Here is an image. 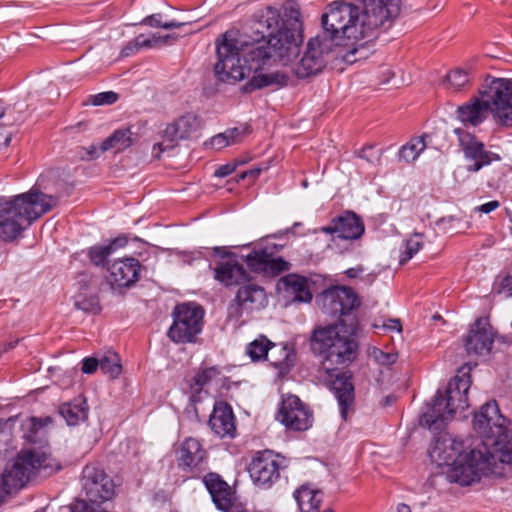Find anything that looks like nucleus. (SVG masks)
Returning <instances> with one entry per match:
<instances>
[{"instance_id":"29","label":"nucleus","mask_w":512,"mask_h":512,"mask_svg":"<svg viewBox=\"0 0 512 512\" xmlns=\"http://www.w3.org/2000/svg\"><path fill=\"white\" fill-rule=\"evenodd\" d=\"M488 104L482 97H473L468 102L457 108L458 119L466 126L476 127L480 125L489 114Z\"/></svg>"},{"instance_id":"49","label":"nucleus","mask_w":512,"mask_h":512,"mask_svg":"<svg viewBox=\"0 0 512 512\" xmlns=\"http://www.w3.org/2000/svg\"><path fill=\"white\" fill-rule=\"evenodd\" d=\"M226 137L228 138L229 142L231 144H235L239 141V138L241 135L249 133V127L245 126L243 128L234 127L231 129L226 130L225 132Z\"/></svg>"},{"instance_id":"27","label":"nucleus","mask_w":512,"mask_h":512,"mask_svg":"<svg viewBox=\"0 0 512 512\" xmlns=\"http://www.w3.org/2000/svg\"><path fill=\"white\" fill-rule=\"evenodd\" d=\"M332 390L338 401L341 417L346 420L355 398L352 376L347 372L337 374L332 382Z\"/></svg>"},{"instance_id":"19","label":"nucleus","mask_w":512,"mask_h":512,"mask_svg":"<svg viewBox=\"0 0 512 512\" xmlns=\"http://www.w3.org/2000/svg\"><path fill=\"white\" fill-rule=\"evenodd\" d=\"M443 430L433 431L438 435L430 446L429 455L438 465L451 466L464 453V442Z\"/></svg>"},{"instance_id":"64","label":"nucleus","mask_w":512,"mask_h":512,"mask_svg":"<svg viewBox=\"0 0 512 512\" xmlns=\"http://www.w3.org/2000/svg\"><path fill=\"white\" fill-rule=\"evenodd\" d=\"M397 511L398 512H411V508H410V506L402 503V504L398 505Z\"/></svg>"},{"instance_id":"6","label":"nucleus","mask_w":512,"mask_h":512,"mask_svg":"<svg viewBox=\"0 0 512 512\" xmlns=\"http://www.w3.org/2000/svg\"><path fill=\"white\" fill-rule=\"evenodd\" d=\"M356 330L357 320L352 317L348 324L342 319L338 324L314 331L311 346L321 356L322 368L327 373L355 359L357 344L352 337Z\"/></svg>"},{"instance_id":"40","label":"nucleus","mask_w":512,"mask_h":512,"mask_svg":"<svg viewBox=\"0 0 512 512\" xmlns=\"http://www.w3.org/2000/svg\"><path fill=\"white\" fill-rule=\"evenodd\" d=\"M219 370L216 367H209L196 373L191 379L190 386L196 392H201L202 388L211 382L213 378L219 375Z\"/></svg>"},{"instance_id":"30","label":"nucleus","mask_w":512,"mask_h":512,"mask_svg":"<svg viewBox=\"0 0 512 512\" xmlns=\"http://www.w3.org/2000/svg\"><path fill=\"white\" fill-rule=\"evenodd\" d=\"M284 292L296 302H310L312 293L306 277L297 274H288L281 279Z\"/></svg>"},{"instance_id":"53","label":"nucleus","mask_w":512,"mask_h":512,"mask_svg":"<svg viewBox=\"0 0 512 512\" xmlns=\"http://www.w3.org/2000/svg\"><path fill=\"white\" fill-rule=\"evenodd\" d=\"M14 119L9 115L7 108L0 103V128L13 125Z\"/></svg>"},{"instance_id":"2","label":"nucleus","mask_w":512,"mask_h":512,"mask_svg":"<svg viewBox=\"0 0 512 512\" xmlns=\"http://www.w3.org/2000/svg\"><path fill=\"white\" fill-rule=\"evenodd\" d=\"M216 55L214 73L220 82L235 84L253 73L250 80L241 88L244 93L270 86L281 88L288 84V76L284 72H261L272 55L271 51L258 41L240 42L232 37L230 32H226L216 40Z\"/></svg>"},{"instance_id":"7","label":"nucleus","mask_w":512,"mask_h":512,"mask_svg":"<svg viewBox=\"0 0 512 512\" xmlns=\"http://www.w3.org/2000/svg\"><path fill=\"white\" fill-rule=\"evenodd\" d=\"M86 499H77L70 506L60 508L61 512H113L111 499L115 495L113 479L97 464H87L80 477Z\"/></svg>"},{"instance_id":"32","label":"nucleus","mask_w":512,"mask_h":512,"mask_svg":"<svg viewBox=\"0 0 512 512\" xmlns=\"http://www.w3.org/2000/svg\"><path fill=\"white\" fill-rule=\"evenodd\" d=\"M268 361L273 367L279 370L280 373H287L296 362V352L294 348L288 344L274 343V348H271Z\"/></svg>"},{"instance_id":"13","label":"nucleus","mask_w":512,"mask_h":512,"mask_svg":"<svg viewBox=\"0 0 512 512\" xmlns=\"http://www.w3.org/2000/svg\"><path fill=\"white\" fill-rule=\"evenodd\" d=\"M316 303L323 313L340 318L349 317L360 306L361 301L352 288L336 286L319 294Z\"/></svg>"},{"instance_id":"50","label":"nucleus","mask_w":512,"mask_h":512,"mask_svg":"<svg viewBox=\"0 0 512 512\" xmlns=\"http://www.w3.org/2000/svg\"><path fill=\"white\" fill-rule=\"evenodd\" d=\"M162 15L160 13L152 14L145 17L140 24L147 25L150 27L163 28L165 22L161 21Z\"/></svg>"},{"instance_id":"8","label":"nucleus","mask_w":512,"mask_h":512,"mask_svg":"<svg viewBox=\"0 0 512 512\" xmlns=\"http://www.w3.org/2000/svg\"><path fill=\"white\" fill-rule=\"evenodd\" d=\"M473 427L488 445L502 444L498 460L512 464V436L507 435L506 419L500 414L496 401H489L481 407V410L474 415Z\"/></svg>"},{"instance_id":"55","label":"nucleus","mask_w":512,"mask_h":512,"mask_svg":"<svg viewBox=\"0 0 512 512\" xmlns=\"http://www.w3.org/2000/svg\"><path fill=\"white\" fill-rule=\"evenodd\" d=\"M136 45L138 46V49L141 48H151L153 47V40L151 38H145L143 34H140L135 38Z\"/></svg>"},{"instance_id":"36","label":"nucleus","mask_w":512,"mask_h":512,"mask_svg":"<svg viewBox=\"0 0 512 512\" xmlns=\"http://www.w3.org/2000/svg\"><path fill=\"white\" fill-rule=\"evenodd\" d=\"M472 75L469 69L455 68L446 76V84L454 92L465 91L471 87Z\"/></svg>"},{"instance_id":"48","label":"nucleus","mask_w":512,"mask_h":512,"mask_svg":"<svg viewBox=\"0 0 512 512\" xmlns=\"http://www.w3.org/2000/svg\"><path fill=\"white\" fill-rule=\"evenodd\" d=\"M206 145H209L213 149L220 150L228 145H231V143L223 132L213 136L210 141L206 143Z\"/></svg>"},{"instance_id":"62","label":"nucleus","mask_w":512,"mask_h":512,"mask_svg":"<svg viewBox=\"0 0 512 512\" xmlns=\"http://www.w3.org/2000/svg\"><path fill=\"white\" fill-rule=\"evenodd\" d=\"M213 250L216 255H219L221 257H230L233 255L232 253L226 251L225 248L223 247H215Z\"/></svg>"},{"instance_id":"26","label":"nucleus","mask_w":512,"mask_h":512,"mask_svg":"<svg viewBox=\"0 0 512 512\" xmlns=\"http://www.w3.org/2000/svg\"><path fill=\"white\" fill-rule=\"evenodd\" d=\"M203 483L219 510L228 511L232 507L234 500L232 488L219 474L208 473L203 477Z\"/></svg>"},{"instance_id":"18","label":"nucleus","mask_w":512,"mask_h":512,"mask_svg":"<svg viewBox=\"0 0 512 512\" xmlns=\"http://www.w3.org/2000/svg\"><path fill=\"white\" fill-rule=\"evenodd\" d=\"M197 127V117L193 114L183 115L168 124L163 131V141L153 145L152 156L159 159L164 151L173 149L179 140L188 139Z\"/></svg>"},{"instance_id":"23","label":"nucleus","mask_w":512,"mask_h":512,"mask_svg":"<svg viewBox=\"0 0 512 512\" xmlns=\"http://www.w3.org/2000/svg\"><path fill=\"white\" fill-rule=\"evenodd\" d=\"M206 458V451L199 440L189 437L185 439L176 450L178 467L184 472H191L193 476L202 471V463Z\"/></svg>"},{"instance_id":"10","label":"nucleus","mask_w":512,"mask_h":512,"mask_svg":"<svg viewBox=\"0 0 512 512\" xmlns=\"http://www.w3.org/2000/svg\"><path fill=\"white\" fill-rule=\"evenodd\" d=\"M59 461L39 449L21 450L12 465L5 469V483L8 486L22 488L38 471L52 474L61 470Z\"/></svg>"},{"instance_id":"12","label":"nucleus","mask_w":512,"mask_h":512,"mask_svg":"<svg viewBox=\"0 0 512 512\" xmlns=\"http://www.w3.org/2000/svg\"><path fill=\"white\" fill-rule=\"evenodd\" d=\"M479 95L498 124L512 126V80L487 77Z\"/></svg>"},{"instance_id":"59","label":"nucleus","mask_w":512,"mask_h":512,"mask_svg":"<svg viewBox=\"0 0 512 512\" xmlns=\"http://www.w3.org/2000/svg\"><path fill=\"white\" fill-rule=\"evenodd\" d=\"M13 489H19V487H12V486L6 485V483H5V472H4L3 475H2V483L0 485V501L3 499V497L5 495L11 493V491Z\"/></svg>"},{"instance_id":"3","label":"nucleus","mask_w":512,"mask_h":512,"mask_svg":"<svg viewBox=\"0 0 512 512\" xmlns=\"http://www.w3.org/2000/svg\"><path fill=\"white\" fill-rule=\"evenodd\" d=\"M300 16V11L295 6L285 8L283 19L279 10L274 7L267 6L259 10L255 15L254 30L262 40H267L263 42L257 38L253 43L260 42L287 65L298 57L303 42Z\"/></svg>"},{"instance_id":"14","label":"nucleus","mask_w":512,"mask_h":512,"mask_svg":"<svg viewBox=\"0 0 512 512\" xmlns=\"http://www.w3.org/2000/svg\"><path fill=\"white\" fill-rule=\"evenodd\" d=\"M454 133L458 136L459 146L467 162L466 170L468 172L476 173L493 161H501L499 154L486 150L484 143L474 135L461 128H456Z\"/></svg>"},{"instance_id":"60","label":"nucleus","mask_w":512,"mask_h":512,"mask_svg":"<svg viewBox=\"0 0 512 512\" xmlns=\"http://www.w3.org/2000/svg\"><path fill=\"white\" fill-rule=\"evenodd\" d=\"M176 37L173 36V35H165V36H161V35H156V34H153L151 39L153 40V46L155 45H158V44H165L167 43V41L169 39H175Z\"/></svg>"},{"instance_id":"15","label":"nucleus","mask_w":512,"mask_h":512,"mask_svg":"<svg viewBox=\"0 0 512 512\" xmlns=\"http://www.w3.org/2000/svg\"><path fill=\"white\" fill-rule=\"evenodd\" d=\"M266 305L265 290L257 284L245 282L227 307V319L238 321L244 313L258 311Z\"/></svg>"},{"instance_id":"33","label":"nucleus","mask_w":512,"mask_h":512,"mask_svg":"<svg viewBox=\"0 0 512 512\" xmlns=\"http://www.w3.org/2000/svg\"><path fill=\"white\" fill-rule=\"evenodd\" d=\"M294 498L301 512H319L323 493L303 485L294 492Z\"/></svg>"},{"instance_id":"46","label":"nucleus","mask_w":512,"mask_h":512,"mask_svg":"<svg viewBox=\"0 0 512 512\" xmlns=\"http://www.w3.org/2000/svg\"><path fill=\"white\" fill-rule=\"evenodd\" d=\"M497 293L504 298L512 297V274H509L502 279Z\"/></svg>"},{"instance_id":"31","label":"nucleus","mask_w":512,"mask_h":512,"mask_svg":"<svg viewBox=\"0 0 512 512\" xmlns=\"http://www.w3.org/2000/svg\"><path fill=\"white\" fill-rule=\"evenodd\" d=\"M127 243L128 239L126 236H118L107 244H98L90 247L87 256L95 266H105L107 259L118 249L125 247Z\"/></svg>"},{"instance_id":"35","label":"nucleus","mask_w":512,"mask_h":512,"mask_svg":"<svg viewBox=\"0 0 512 512\" xmlns=\"http://www.w3.org/2000/svg\"><path fill=\"white\" fill-rule=\"evenodd\" d=\"M133 133L130 129H118L107 137L100 146L101 152L115 149L117 152L131 147L134 143Z\"/></svg>"},{"instance_id":"11","label":"nucleus","mask_w":512,"mask_h":512,"mask_svg":"<svg viewBox=\"0 0 512 512\" xmlns=\"http://www.w3.org/2000/svg\"><path fill=\"white\" fill-rule=\"evenodd\" d=\"M172 317L169 339L176 344L196 343L203 329L204 309L194 302L181 303L175 306Z\"/></svg>"},{"instance_id":"43","label":"nucleus","mask_w":512,"mask_h":512,"mask_svg":"<svg viewBox=\"0 0 512 512\" xmlns=\"http://www.w3.org/2000/svg\"><path fill=\"white\" fill-rule=\"evenodd\" d=\"M357 155L359 158L375 164L381 160L382 150L376 149L375 146L367 144L357 152Z\"/></svg>"},{"instance_id":"47","label":"nucleus","mask_w":512,"mask_h":512,"mask_svg":"<svg viewBox=\"0 0 512 512\" xmlns=\"http://www.w3.org/2000/svg\"><path fill=\"white\" fill-rule=\"evenodd\" d=\"M100 368V359L95 357H86L82 360L81 371L85 374H93L97 368Z\"/></svg>"},{"instance_id":"28","label":"nucleus","mask_w":512,"mask_h":512,"mask_svg":"<svg viewBox=\"0 0 512 512\" xmlns=\"http://www.w3.org/2000/svg\"><path fill=\"white\" fill-rule=\"evenodd\" d=\"M214 278L225 286H241L249 280V274L243 265L235 259H229L219 263L214 268Z\"/></svg>"},{"instance_id":"58","label":"nucleus","mask_w":512,"mask_h":512,"mask_svg":"<svg viewBox=\"0 0 512 512\" xmlns=\"http://www.w3.org/2000/svg\"><path fill=\"white\" fill-rule=\"evenodd\" d=\"M364 271V267L362 265H358L356 267L347 269L344 273L348 278L354 279L364 273Z\"/></svg>"},{"instance_id":"41","label":"nucleus","mask_w":512,"mask_h":512,"mask_svg":"<svg viewBox=\"0 0 512 512\" xmlns=\"http://www.w3.org/2000/svg\"><path fill=\"white\" fill-rule=\"evenodd\" d=\"M100 369L111 378H116L122 370V366L115 354L104 356L100 359Z\"/></svg>"},{"instance_id":"25","label":"nucleus","mask_w":512,"mask_h":512,"mask_svg":"<svg viewBox=\"0 0 512 512\" xmlns=\"http://www.w3.org/2000/svg\"><path fill=\"white\" fill-rule=\"evenodd\" d=\"M208 423L211 430L221 438L235 436V416L232 407L226 402L219 401L214 404Z\"/></svg>"},{"instance_id":"51","label":"nucleus","mask_w":512,"mask_h":512,"mask_svg":"<svg viewBox=\"0 0 512 512\" xmlns=\"http://www.w3.org/2000/svg\"><path fill=\"white\" fill-rule=\"evenodd\" d=\"M237 167V163H227L225 165H221L218 167L215 172L214 176L219 178H224L230 174H232Z\"/></svg>"},{"instance_id":"38","label":"nucleus","mask_w":512,"mask_h":512,"mask_svg":"<svg viewBox=\"0 0 512 512\" xmlns=\"http://www.w3.org/2000/svg\"><path fill=\"white\" fill-rule=\"evenodd\" d=\"M274 348V343L271 342L266 336L260 335L246 348V353L253 361L268 360L269 351Z\"/></svg>"},{"instance_id":"21","label":"nucleus","mask_w":512,"mask_h":512,"mask_svg":"<svg viewBox=\"0 0 512 512\" xmlns=\"http://www.w3.org/2000/svg\"><path fill=\"white\" fill-rule=\"evenodd\" d=\"M326 234H336L344 240H358L365 232V226L360 216L352 211L334 217L329 225L321 228Z\"/></svg>"},{"instance_id":"52","label":"nucleus","mask_w":512,"mask_h":512,"mask_svg":"<svg viewBox=\"0 0 512 512\" xmlns=\"http://www.w3.org/2000/svg\"><path fill=\"white\" fill-rule=\"evenodd\" d=\"M265 168L262 166L255 167L253 169L244 171L237 176V181L249 178L252 182L260 175Z\"/></svg>"},{"instance_id":"39","label":"nucleus","mask_w":512,"mask_h":512,"mask_svg":"<svg viewBox=\"0 0 512 512\" xmlns=\"http://www.w3.org/2000/svg\"><path fill=\"white\" fill-rule=\"evenodd\" d=\"M423 247V235L420 233L413 234L405 244V250L401 254L400 265L406 264L419 250Z\"/></svg>"},{"instance_id":"24","label":"nucleus","mask_w":512,"mask_h":512,"mask_svg":"<svg viewBox=\"0 0 512 512\" xmlns=\"http://www.w3.org/2000/svg\"><path fill=\"white\" fill-rule=\"evenodd\" d=\"M107 269L113 288H127L139 280L141 264L136 258L125 257L114 261Z\"/></svg>"},{"instance_id":"1","label":"nucleus","mask_w":512,"mask_h":512,"mask_svg":"<svg viewBox=\"0 0 512 512\" xmlns=\"http://www.w3.org/2000/svg\"><path fill=\"white\" fill-rule=\"evenodd\" d=\"M401 10V0H361V5L334 1L321 16L323 35L311 38L300 61L294 67L298 78L315 76L326 67L333 53L334 40H353V48L342 58L353 63L381 31L391 27Z\"/></svg>"},{"instance_id":"45","label":"nucleus","mask_w":512,"mask_h":512,"mask_svg":"<svg viewBox=\"0 0 512 512\" xmlns=\"http://www.w3.org/2000/svg\"><path fill=\"white\" fill-rule=\"evenodd\" d=\"M372 357L380 365H391L397 360V354L384 352L378 348L373 349Z\"/></svg>"},{"instance_id":"42","label":"nucleus","mask_w":512,"mask_h":512,"mask_svg":"<svg viewBox=\"0 0 512 512\" xmlns=\"http://www.w3.org/2000/svg\"><path fill=\"white\" fill-rule=\"evenodd\" d=\"M119 99V95L114 91H105L94 95H89L85 104L93 106L112 105Z\"/></svg>"},{"instance_id":"44","label":"nucleus","mask_w":512,"mask_h":512,"mask_svg":"<svg viewBox=\"0 0 512 512\" xmlns=\"http://www.w3.org/2000/svg\"><path fill=\"white\" fill-rule=\"evenodd\" d=\"M76 309L84 312L98 313L100 311L98 299L96 297H81L74 303Z\"/></svg>"},{"instance_id":"22","label":"nucleus","mask_w":512,"mask_h":512,"mask_svg":"<svg viewBox=\"0 0 512 512\" xmlns=\"http://www.w3.org/2000/svg\"><path fill=\"white\" fill-rule=\"evenodd\" d=\"M465 348L469 355H485L491 350L494 332L487 318H478L466 336Z\"/></svg>"},{"instance_id":"54","label":"nucleus","mask_w":512,"mask_h":512,"mask_svg":"<svg viewBox=\"0 0 512 512\" xmlns=\"http://www.w3.org/2000/svg\"><path fill=\"white\" fill-rule=\"evenodd\" d=\"M499 202L496 200L487 202L476 208L477 211L488 214L499 207Z\"/></svg>"},{"instance_id":"4","label":"nucleus","mask_w":512,"mask_h":512,"mask_svg":"<svg viewBox=\"0 0 512 512\" xmlns=\"http://www.w3.org/2000/svg\"><path fill=\"white\" fill-rule=\"evenodd\" d=\"M57 198L37 189L0 202V238L15 240L33 221L50 211Z\"/></svg>"},{"instance_id":"57","label":"nucleus","mask_w":512,"mask_h":512,"mask_svg":"<svg viewBox=\"0 0 512 512\" xmlns=\"http://www.w3.org/2000/svg\"><path fill=\"white\" fill-rule=\"evenodd\" d=\"M138 50V46L136 45V41L134 39L133 41L128 42L127 45L122 49L121 55L123 57H128L137 52Z\"/></svg>"},{"instance_id":"5","label":"nucleus","mask_w":512,"mask_h":512,"mask_svg":"<svg viewBox=\"0 0 512 512\" xmlns=\"http://www.w3.org/2000/svg\"><path fill=\"white\" fill-rule=\"evenodd\" d=\"M472 368L470 363H465L449 381L445 393L437 391L432 405L420 417L421 426L430 431L442 430L447 421L469 407L467 395L471 386Z\"/></svg>"},{"instance_id":"9","label":"nucleus","mask_w":512,"mask_h":512,"mask_svg":"<svg viewBox=\"0 0 512 512\" xmlns=\"http://www.w3.org/2000/svg\"><path fill=\"white\" fill-rule=\"evenodd\" d=\"M482 447L473 448L469 452H464L456 460L448 472V478L451 482H456L461 486H469L477 482L484 475L495 473L496 457L492 454L484 440Z\"/></svg>"},{"instance_id":"20","label":"nucleus","mask_w":512,"mask_h":512,"mask_svg":"<svg viewBox=\"0 0 512 512\" xmlns=\"http://www.w3.org/2000/svg\"><path fill=\"white\" fill-rule=\"evenodd\" d=\"M272 247L254 249L244 258L248 268L257 273L265 275H278L289 270V263L282 257H275Z\"/></svg>"},{"instance_id":"17","label":"nucleus","mask_w":512,"mask_h":512,"mask_svg":"<svg viewBox=\"0 0 512 512\" xmlns=\"http://www.w3.org/2000/svg\"><path fill=\"white\" fill-rule=\"evenodd\" d=\"M277 419L293 431H306L312 426L313 414L296 395L283 398Z\"/></svg>"},{"instance_id":"34","label":"nucleus","mask_w":512,"mask_h":512,"mask_svg":"<svg viewBox=\"0 0 512 512\" xmlns=\"http://www.w3.org/2000/svg\"><path fill=\"white\" fill-rule=\"evenodd\" d=\"M59 414L69 426L77 425L80 421H84L87 418L88 407L86 401L82 398H77L71 402L63 403L59 407Z\"/></svg>"},{"instance_id":"37","label":"nucleus","mask_w":512,"mask_h":512,"mask_svg":"<svg viewBox=\"0 0 512 512\" xmlns=\"http://www.w3.org/2000/svg\"><path fill=\"white\" fill-rule=\"evenodd\" d=\"M425 148L426 142L423 136L413 137L400 148L398 152V160L406 163H412L419 157Z\"/></svg>"},{"instance_id":"16","label":"nucleus","mask_w":512,"mask_h":512,"mask_svg":"<svg viewBox=\"0 0 512 512\" xmlns=\"http://www.w3.org/2000/svg\"><path fill=\"white\" fill-rule=\"evenodd\" d=\"M249 475L253 483L261 489H269L280 478V465L271 450L258 451L252 458Z\"/></svg>"},{"instance_id":"56","label":"nucleus","mask_w":512,"mask_h":512,"mask_svg":"<svg viewBox=\"0 0 512 512\" xmlns=\"http://www.w3.org/2000/svg\"><path fill=\"white\" fill-rule=\"evenodd\" d=\"M383 327L390 331H402V325L399 319H389L387 322L384 323Z\"/></svg>"},{"instance_id":"63","label":"nucleus","mask_w":512,"mask_h":512,"mask_svg":"<svg viewBox=\"0 0 512 512\" xmlns=\"http://www.w3.org/2000/svg\"><path fill=\"white\" fill-rule=\"evenodd\" d=\"M183 25H184V23H182V22L171 21V22H165L163 25V28L164 29L180 28Z\"/></svg>"},{"instance_id":"61","label":"nucleus","mask_w":512,"mask_h":512,"mask_svg":"<svg viewBox=\"0 0 512 512\" xmlns=\"http://www.w3.org/2000/svg\"><path fill=\"white\" fill-rule=\"evenodd\" d=\"M19 340H15V341H10V342H7V343H4L3 346L1 347V353L3 352H8L12 349H14L16 347V345L18 344Z\"/></svg>"}]
</instances>
